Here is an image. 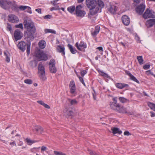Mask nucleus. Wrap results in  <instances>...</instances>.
<instances>
[{
  "label": "nucleus",
  "instance_id": "1",
  "mask_svg": "<svg viewBox=\"0 0 155 155\" xmlns=\"http://www.w3.org/2000/svg\"><path fill=\"white\" fill-rule=\"evenodd\" d=\"M117 98L116 97L114 98L113 100L114 102H110V105L111 109L120 113L127 114L131 115L134 114L133 112H128L126 108L117 103Z\"/></svg>",
  "mask_w": 155,
  "mask_h": 155
},
{
  "label": "nucleus",
  "instance_id": "2",
  "mask_svg": "<svg viewBox=\"0 0 155 155\" xmlns=\"http://www.w3.org/2000/svg\"><path fill=\"white\" fill-rule=\"evenodd\" d=\"M86 2L87 7L90 9L89 17L90 15H94L98 12L99 8L97 7V2L95 0H86Z\"/></svg>",
  "mask_w": 155,
  "mask_h": 155
},
{
  "label": "nucleus",
  "instance_id": "3",
  "mask_svg": "<svg viewBox=\"0 0 155 155\" xmlns=\"http://www.w3.org/2000/svg\"><path fill=\"white\" fill-rule=\"evenodd\" d=\"M39 61H46L48 59L47 54L40 49H36L34 54Z\"/></svg>",
  "mask_w": 155,
  "mask_h": 155
},
{
  "label": "nucleus",
  "instance_id": "4",
  "mask_svg": "<svg viewBox=\"0 0 155 155\" xmlns=\"http://www.w3.org/2000/svg\"><path fill=\"white\" fill-rule=\"evenodd\" d=\"M35 32H33L32 31L27 30L25 33V39L27 41V48H30L31 41L34 39V34Z\"/></svg>",
  "mask_w": 155,
  "mask_h": 155
},
{
  "label": "nucleus",
  "instance_id": "5",
  "mask_svg": "<svg viewBox=\"0 0 155 155\" xmlns=\"http://www.w3.org/2000/svg\"><path fill=\"white\" fill-rule=\"evenodd\" d=\"M144 18H155V12L152 10L147 8L143 15Z\"/></svg>",
  "mask_w": 155,
  "mask_h": 155
},
{
  "label": "nucleus",
  "instance_id": "6",
  "mask_svg": "<svg viewBox=\"0 0 155 155\" xmlns=\"http://www.w3.org/2000/svg\"><path fill=\"white\" fill-rule=\"evenodd\" d=\"M82 8L81 5H78L76 6L75 9V14L77 16L82 18L85 15V12L81 10Z\"/></svg>",
  "mask_w": 155,
  "mask_h": 155
},
{
  "label": "nucleus",
  "instance_id": "7",
  "mask_svg": "<svg viewBox=\"0 0 155 155\" xmlns=\"http://www.w3.org/2000/svg\"><path fill=\"white\" fill-rule=\"evenodd\" d=\"M24 26L27 28V30L32 31L33 32H35L36 28L33 22H27L24 24Z\"/></svg>",
  "mask_w": 155,
  "mask_h": 155
},
{
  "label": "nucleus",
  "instance_id": "8",
  "mask_svg": "<svg viewBox=\"0 0 155 155\" xmlns=\"http://www.w3.org/2000/svg\"><path fill=\"white\" fill-rule=\"evenodd\" d=\"M55 61L53 59L50 60L49 63V69L51 72L55 73L57 71V69L55 66Z\"/></svg>",
  "mask_w": 155,
  "mask_h": 155
},
{
  "label": "nucleus",
  "instance_id": "9",
  "mask_svg": "<svg viewBox=\"0 0 155 155\" xmlns=\"http://www.w3.org/2000/svg\"><path fill=\"white\" fill-rule=\"evenodd\" d=\"M145 8V5L142 2L140 5H138L136 8L137 12L139 15H142L143 12Z\"/></svg>",
  "mask_w": 155,
  "mask_h": 155
},
{
  "label": "nucleus",
  "instance_id": "10",
  "mask_svg": "<svg viewBox=\"0 0 155 155\" xmlns=\"http://www.w3.org/2000/svg\"><path fill=\"white\" fill-rule=\"evenodd\" d=\"M69 88L70 89V92L71 94L74 95L76 94V86L74 81L72 80L70 82L69 84Z\"/></svg>",
  "mask_w": 155,
  "mask_h": 155
},
{
  "label": "nucleus",
  "instance_id": "11",
  "mask_svg": "<svg viewBox=\"0 0 155 155\" xmlns=\"http://www.w3.org/2000/svg\"><path fill=\"white\" fill-rule=\"evenodd\" d=\"M11 4V2L10 1L5 0H0V6L4 9H7L8 8L7 5H10Z\"/></svg>",
  "mask_w": 155,
  "mask_h": 155
},
{
  "label": "nucleus",
  "instance_id": "12",
  "mask_svg": "<svg viewBox=\"0 0 155 155\" xmlns=\"http://www.w3.org/2000/svg\"><path fill=\"white\" fill-rule=\"evenodd\" d=\"M14 37L15 41L20 39L22 37V34L18 29H16L14 33Z\"/></svg>",
  "mask_w": 155,
  "mask_h": 155
},
{
  "label": "nucleus",
  "instance_id": "13",
  "mask_svg": "<svg viewBox=\"0 0 155 155\" xmlns=\"http://www.w3.org/2000/svg\"><path fill=\"white\" fill-rule=\"evenodd\" d=\"M8 20L9 21L12 23H16L19 21L18 18L15 15L13 14L8 15Z\"/></svg>",
  "mask_w": 155,
  "mask_h": 155
},
{
  "label": "nucleus",
  "instance_id": "14",
  "mask_svg": "<svg viewBox=\"0 0 155 155\" xmlns=\"http://www.w3.org/2000/svg\"><path fill=\"white\" fill-rule=\"evenodd\" d=\"M122 20L123 24L126 26L128 25L130 23V18L126 15L122 16Z\"/></svg>",
  "mask_w": 155,
  "mask_h": 155
},
{
  "label": "nucleus",
  "instance_id": "15",
  "mask_svg": "<svg viewBox=\"0 0 155 155\" xmlns=\"http://www.w3.org/2000/svg\"><path fill=\"white\" fill-rule=\"evenodd\" d=\"M117 7L114 5H110L108 8V11L111 13L114 14L116 13L117 11Z\"/></svg>",
  "mask_w": 155,
  "mask_h": 155
},
{
  "label": "nucleus",
  "instance_id": "16",
  "mask_svg": "<svg viewBox=\"0 0 155 155\" xmlns=\"http://www.w3.org/2000/svg\"><path fill=\"white\" fill-rule=\"evenodd\" d=\"M155 24V19H151L147 20L146 22V25L147 28L152 27Z\"/></svg>",
  "mask_w": 155,
  "mask_h": 155
},
{
  "label": "nucleus",
  "instance_id": "17",
  "mask_svg": "<svg viewBox=\"0 0 155 155\" xmlns=\"http://www.w3.org/2000/svg\"><path fill=\"white\" fill-rule=\"evenodd\" d=\"M75 45L77 48H87V45L86 43L82 41H81L79 44L77 42L75 44Z\"/></svg>",
  "mask_w": 155,
  "mask_h": 155
},
{
  "label": "nucleus",
  "instance_id": "18",
  "mask_svg": "<svg viewBox=\"0 0 155 155\" xmlns=\"http://www.w3.org/2000/svg\"><path fill=\"white\" fill-rule=\"evenodd\" d=\"M4 54L5 57V61L8 62L9 63L10 61V56L11 55L9 52L7 50H6L4 51Z\"/></svg>",
  "mask_w": 155,
  "mask_h": 155
},
{
  "label": "nucleus",
  "instance_id": "19",
  "mask_svg": "<svg viewBox=\"0 0 155 155\" xmlns=\"http://www.w3.org/2000/svg\"><path fill=\"white\" fill-rule=\"evenodd\" d=\"M116 86L118 88L122 89L124 87H129V85L124 83H118L115 84Z\"/></svg>",
  "mask_w": 155,
  "mask_h": 155
},
{
  "label": "nucleus",
  "instance_id": "20",
  "mask_svg": "<svg viewBox=\"0 0 155 155\" xmlns=\"http://www.w3.org/2000/svg\"><path fill=\"white\" fill-rule=\"evenodd\" d=\"M38 69V73L45 72V67L42 62H41L39 63Z\"/></svg>",
  "mask_w": 155,
  "mask_h": 155
},
{
  "label": "nucleus",
  "instance_id": "21",
  "mask_svg": "<svg viewBox=\"0 0 155 155\" xmlns=\"http://www.w3.org/2000/svg\"><path fill=\"white\" fill-rule=\"evenodd\" d=\"M27 43L26 44L24 41L20 42L18 45V47L19 48H27Z\"/></svg>",
  "mask_w": 155,
  "mask_h": 155
},
{
  "label": "nucleus",
  "instance_id": "22",
  "mask_svg": "<svg viewBox=\"0 0 155 155\" xmlns=\"http://www.w3.org/2000/svg\"><path fill=\"white\" fill-rule=\"evenodd\" d=\"M100 27L99 26H96L95 28V30L93 32H91V35L93 37L96 36L99 33L100 30Z\"/></svg>",
  "mask_w": 155,
  "mask_h": 155
},
{
  "label": "nucleus",
  "instance_id": "23",
  "mask_svg": "<svg viewBox=\"0 0 155 155\" xmlns=\"http://www.w3.org/2000/svg\"><path fill=\"white\" fill-rule=\"evenodd\" d=\"M64 112L65 114L68 117L72 115L73 114V112L72 110L67 108L65 109Z\"/></svg>",
  "mask_w": 155,
  "mask_h": 155
},
{
  "label": "nucleus",
  "instance_id": "24",
  "mask_svg": "<svg viewBox=\"0 0 155 155\" xmlns=\"http://www.w3.org/2000/svg\"><path fill=\"white\" fill-rule=\"evenodd\" d=\"M97 7L99 8V10L103 8L104 6V2L101 0H98L97 1Z\"/></svg>",
  "mask_w": 155,
  "mask_h": 155
},
{
  "label": "nucleus",
  "instance_id": "25",
  "mask_svg": "<svg viewBox=\"0 0 155 155\" xmlns=\"http://www.w3.org/2000/svg\"><path fill=\"white\" fill-rule=\"evenodd\" d=\"M35 130L37 132H40L41 134H42L44 132L43 129L40 126H37L35 127Z\"/></svg>",
  "mask_w": 155,
  "mask_h": 155
},
{
  "label": "nucleus",
  "instance_id": "26",
  "mask_svg": "<svg viewBox=\"0 0 155 155\" xmlns=\"http://www.w3.org/2000/svg\"><path fill=\"white\" fill-rule=\"evenodd\" d=\"M46 45V43L45 41L41 40L38 43V45L40 48H44Z\"/></svg>",
  "mask_w": 155,
  "mask_h": 155
},
{
  "label": "nucleus",
  "instance_id": "27",
  "mask_svg": "<svg viewBox=\"0 0 155 155\" xmlns=\"http://www.w3.org/2000/svg\"><path fill=\"white\" fill-rule=\"evenodd\" d=\"M39 77L42 81H45L47 78L45 75V72L38 73Z\"/></svg>",
  "mask_w": 155,
  "mask_h": 155
},
{
  "label": "nucleus",
  "instance_id": "28",
  "mask_svg": "<svg viewBox=\"0 0 155 155\" xmlns=\"http://www.w3.org/2000/svg\"><path fill=\"white\" fill-rule=\"evenodd\" d=\"M111 130L112 131V133L114 134H120L122 133V131L120 130L117 128L114 127L111 129Z\"/></svg>",
  "mask_w": 155,
  "mask_h": 155
},
{
  "label": "nucleus",
  "instance_id": "29",
  "mask_svg": "<svg viewBox=\"0 0 155 155\" xmlns=\"http://www.w3.org/2000/svg\"><path fill=\"white\" fill-rule=\"evenodd\" d=\"M68 100L70 104L72 105H76L78 103V102L74 99H71L70 98H68Z\"/></svg>",
  "mask_w": 155,
  "mask_h": 155
},
{
  "label": "nucleus",
  "instance_id": "30",
  "mask_svg": "<svg viewBox=\"0 0 155 155\" xmlns=\"http://www.w3.org/2000/svg\"><path fill=\"white\" fill-rule=\"evenodd\" d=\"M12 9L16 12H18V7L16 4H13L11 6Z\"/></svg>",
  "mask_w": 155,
  "mask_h": 155
},
{
  "label": "nucleus",
  "instance_id": "31",
  "mask_svg": "<svg viewBox=\"0 0 155 155\" xmlns=\"http://www.w3.org/2000/svg\"><path fill=\"white\" fill-rule=\"evenodd\" d=\"M37 102L38 104L43 106L46 108L48 109H49L50 108V107L48 105L45 104L44 102L42 101H37Z\"/></svg>",
  "mask_w": 155,
  "mask_h": 155
},
{
  "label": "nucleus",
  "instance_id": "32",
  "mask_svg": "<svg viewBox=\"0 0 155 155\" xmlns=\"http://www.w3.org/2000/svg\"><path fill=\"white\" fill-rule=\"evenodd\" d=\"M119 100L120 102L122 103H127L129 101V100L127 99L122 97H120Z\"/></svg>",
  "mask_w": 155,
  "mask_h": 155
},
{
  "label": "nucleus",
  "instance_id": "33",
  "mask_svg": "<svg viewBox=\"0 0 155 155\" xmlns=\"http://www.w3.org/2000/svg\"><path fill=\"white\" fill-rule=\"evenodd\" d=\"M75 9V6L73 5L68 7L67 8V10L70 13H72L74 11Z\"/></svg>",
  "mask_w": 155,
  "mask_h": 155
},
{
  "label": "nucleus",
  "instance_id": "34",
  "mask_svg": "<svg viewBox=\"0 0 155 155\" xmlns=\"http://www.w3.org/2000/svg\"><path fill=\"white\" fill-rule=\"evenodd\" d=\"M137 59L138 60L139 64L140 65H141L143 64V59L142 56H137Z\"/></svg>",
  "mask_w": 155,
  "mask_h": 155
},
{
  "label": "nucleus",
  "instance_id": "35",
  "mask_svg": "<svg viewBox=\"0 0 155 155\" xmlns=\"http://www.w3.org/2000/svg\"><path fill=\"white\" fill-rule=\"evenodd\" d=\"M44 31L45 33H51L55 34L56 33V31L54 30L51 29H45Z\"/></svg>",
  "mask_w": 155,
  "mask_h": 155
},
{
  "label": "nucleus",
  "instance_id": "36",
  "mask_svg": "<svg viewBox=\"0 0 155 155\" xmlns=\"http://www.w3.org/2000/svg\"><path fill=\"white\" fill-rule=\"evenodd\" d=\"M148 105L151 109L155 111V104L151 102H148Z\"/></svg>",
  "mask_w": 155,
  "mask_h": 155
},
{
  "label": "nucleus",
  "instance_id": "37",
  "mask_svg": "<svg viewBox=\"0 0 155 155\" xmlns=\"http://www.w3.org/2000/svg\"><path fill=\"white\" fill-rule=\"evenodd\" d=\"M25 140L28 144L29 145H31V144L36 142L35 140H31L30 139L28 138H26Z\"/></svg>",
  "mask_w": 155,
  "mask_h": 155
},
{
  "label": "nucleus",
  "instance_id": "38",
  "mask_svg": "<svg viewBox=\"0 0 155 155\" xmlns=\"http://www.w3.org/2000/svg\"><path fill=\"white\" fill-rule=\"evenodd\" d=\"M99 72L101 76H103L104 78H109V76H108L107 74L104 72L102 71H99Z\"/></svg>",
  "mask_w": 155,
  "mask_h": 155
},
{
  "label": "nucleus",
  "instance_id": "39",
  "mask_svg": "<svg viewBox=\"0 0 155 155\" xmlns=\"http://www.w3.org/2000/svg\"><path fill=\"white\" fill-rule=\"evenodd\" d=\"M130 79L137 82L138 84H139V81L133 75H132L130 77Z\"/></svg>",
  "mask_w": 155,
  "mask_h": 155
},
{
  "label": "nucleus",
  "instance_id": "40",
  "mask_svg": "<svg viewBox=\"0 0 155 155\" xmlns=\"http://www.w3.org/2000/svg\"><path fill=\"white\" fill-rule=\"evenodd\" d=\"M24 82L27 84H30L32 83L33 81L31 79H27L24 80Z\"/></svg>",
  "mask_w": 155,
  "mask_h": 155
},
{
  "label": "nucleus",
  "instance_id": "41",
  "mask_svg": "<svg viewBox=\"0 0 155 155\" xmlns=\"http://www.w3.org/2000/svg\"><path fill=\"white\" fill-rule=\"evenodd\" d=\"M54 153L55 155H66L65 153H63L62 152L56 151H54Z\"/></svg>",
  "mask_w": 155,
  "mask_h": 155
},
{
  "label": "nucleus",
  "instance_id": "42",
  "mask_svg": "<svg viewBox=\"0 0 155 155\" xmlns=\"http://www.w3.org/2000/svg\"><path fill=\"white\" fill-rule=\"evenodd\" d=\"M64 49H57V51L58 52L61 53L63 55H64L65 52L64 51Z\"/></svg>",
  "mask_w": 155,
  "mask_h": 155
},
{
  "label": "nucleus",
  "instance_id": "43",
  "mask_svg": "<svg viewBox=\"0 0 155 155\" xmlns=\"http://www.w3.org/2000/svg\"><path fill=\"white\" fill-rule=\"evenodd\" d=\"M27 8L26 6H21L18 7V11L19 10L24 11Z\"/></svg>",
  "mask_w": 155,
  "mask_h": 155
},
{
  "label": "nucleus",
  "instance_id": "44",
  "mask_svg": "<svg viewBox=\"0 0 155 155\" xmlns=\"http://www.w3.org/2000/svg\"><path fill=\"white\" fill-rule=\"evenodd\" d=\"M88 151L89 154L91 155H100L98 153H97L94 152H93L91 150H88Z\"/></svg>",
  "mask_w": 155,
  "mask_h": 155
},
{
  "label": "nucleus",
  "instance_id": "45",
  "mask_svg": "<svg viewBox=\"0 0 155 155\" xmlns=\"http://www.w3.org/2000/svg\"><path fill=\"white\" fill-rule=\"evenodd\" d=\"M54 6H55L54 7H53L51 8L50 10L51 11H52L53 10H56L59 9V7L58 5H55Z\"/></svg>",
  "mask_w": 155,
  "mask_h": 155
},
{
  "label": "nucleus",
  "instance_id": "46",
  "mask_svg": "<svg viewBox=\"0 0 155 155\" xmlns=\"http://www.w3.org/2000/svg\"><path fill=\"white\" fill-rule=\"evenodd\" d=\"M78 77L81 82L84 85V86H85L86 85L84 82L83 78L81 77L80 76H78Z\"/></svg>",
  "mask_w": 155,
  "mask_h": 155
},
{
  "label": "nucleus",
  "instance_id": "47",
  "mask_svg": "<svg viewBox=\"0 0 155 155\" xmlns=\"http://www.w3.org/2000/svg\"><path fill=\"white\" fill-rule=\"evenodd\" d=\"M52 18V15H48L45 16L44 18L45 19H48L51 18Z\"/></svg>",
  "mask_w": 155,
  "mask_h": 155
},
{
  "label": "nucleus",
  "instance_id": "48",
  "mask_svg": "<svg viewBox=\"0 0 155 155\" xmlns=\"http://www.w3.org/2000/svg\"><path fill=\"white\" fill-rule=\"evenodd\" d=\"M27 8H26L27 9L26 12L30 14H31L32 13V11H31V8L30 7L27 6Z\"/></svg>",
  "mask_w": 155,
  "mask_h": 155
},
{
  "label": "nucleus",
  "instance_id": "49",
  "mask_svg": "<svg viewBox=\"0 0 155 155\" xmlns=\"http://www.w3.org/2000/svg\"><path fill=\"white\" fill-rule=\"evenodd\" d=\"M15 27L16 28H20L21 29H23V25L22 23H20L18 25H16Z\"/></svg>",
  "mask_w": 155,
  "mask_h": 155
},
{
  "label": "nucleus",
  "instance_id": "50",
  "mask_svg": "<svg viewBox=\"0 0 155 155\" xmlns=\"http://www.w3.org/2000/svg\"><path fill=\"white\" fill-rule=\"evenodd\" d=\"M150 66V65L149 64H146L143 66V68L145 70L149 68Z\"/></svg>",
  "mask_w": 155,
  "mask_h": 155
},
{
  "label": "nucleus",
  "instance_id": "51",
  "mask_svg": "<svg viewBox=\"0 0 155 155\" xmlns=\"http://www.w3.org/2000/svg\"><path fill=\"white\" fill-rule=\"evenodd\" d=\"M87 73V71L86 70H83L81 71V76L83 77L84 75Z\"/></svg>",
  "mask_w": 155,
  "mask_h": 155
},
{
  "label": "nucleus",
  "instance_id": "52",
  "mask_svg": "<svg viewBox=\"0 0 155 155\" xmlns=\"http://www.w3.org/2000/svg\"><path fill=\"white\" fill-rule=\"evenodd\" d=\"M7 28L8 30H9L10 31H11L12 30V26L11 25H9V24L8 23L7 24Z\"/></svg>",
  "mask_w": 155,
  "mask_h": 155
},
{
  "label": "nucleus",
  "instance_id": "53",
  "mask_svg": "<svg viewBox=\"0 0 155 155\" xmlns=\"http://www.w3.org/2000/svg\"><path fill=\"white\" fill-rule=\"evenodd\" d=\"M70 50L71 52L73 54H75L77 52L75 49H70Z\"/></svg>",
  "mask_w": 155,
  "mask_h": 155
},
{
  "label": "nucleus",
  "instance_id": "54",
  "mask_svg": "<svg viewBox=\"0 0 155 155\" xmlns=\"http://www.w3.org/2000/svg\"><path fill=\"white\" fill-rule=\"evenodd\" d=\"M125 72L126 74L128 75L130 77L132 75L130 73V72L128 71H125Z\"/></svg>",
  "mask_w": 155,
  "mask_h": 155
},
{
  "label": "nucleus",
  "instance_id": "55",
  "mask_svg": "<svg viewBox=\"0 0 155 155\" xmlns=\"http://www.w3.org/2000/svg\"><path fill=\"white\" fill-rule=\"evenodd\" d=\"M47 147L44 146H42L41 149V151H45L47 150Z\"/></svg>",
  "mask_w": 155,
  "mask_h": 155
},
{
  "label": "nucleus",
  "instance_id": "56",
  "mask_svg": "<svg viewBox=\"0 0 155 155\" xmlns=\"http://www.w3.org/2000/svg\"><path fill=\"white\" fill-rule=\"evenodd\" d=\"M124 134L125 135H127V136H129L130 135L129 132L128 131H125L124 133Z\"/></svg>",
  "mask_w": 155,
  "mask_h": 155
},
{
  "label": "nucleus",
  "instance_id": "57",
  "mask_svg": "<svg viewBox=\"0 0 155 155\" xmlns=\"http://www.w3.org/2000/svg\"><path fill=\"white\" fill-rule=\"evenodd\" d=\"M35 11L39 13H41V9L37 8L35 9Z\"/></svg>",
  "mask_w": 155,
  "mask_h": 155
},
{
  "label": "nucleus",
  "instance_id": "58",
  "mask_svg": "<svg viewBox=\"0 0 155 155\" xmlns=\"http://www.w3.org/2000/svg\"><path fill=\"white\" fill-rule=\"evenodd\" d=\"M150 113L151 114L150 116L151 117H153L155 116V113L151 111Z\"/></svg>",
  "mask_w": 155,
  "mask_h": 155
},
{
  "label": "nucleus",
  "instance_id": "59",
  "mask_svg": "<svg viewBox=\"0 0 155 155\" xmlns=\"http://www.w3.org/2000/svg\"><path fill=\"white\" fill-rule=\"evenodd\" d=\"M134 2L135 3H136V4H139L141 0H133Z\"/></svg>",
  "mask_w": 155,
  "mask_h": 155
},
{
  "label": "nucleus",
  "instance_id": "60",
  "mask_svg": "<svg viewBox=\"0 0 155 155\" xmlns=\"http://www.w3.org/2000/svg\"><path fill=\"white\" fill-rule=\"evenodd\" d=\"M10 145H13L14 146H16V144L15 143V141H14L13 142H10L9 143Z\"/></svg>",
  "mask_w": 155,
  "mask_h": 155
},
{
  "label": "nucleus",
  "instance_id": "61",
  "mask_svg": "<svg viewBox=\"0 0 155 155\" xmlns=\"http://www.w3.org/2000/svg\"><path fill=\"white\" fill-rule=\"evenodd\" d=\"M23 144V143L21 141H20L18 143V145L20 146H22Z\"/></svg>",
  "mask_w": 155,
  "mask_h": 155
},
{
  "label": "nucleus",
  "instance_id": "62",
  "mask_svg": "<svg viewBox=\"0 0 155 155\" xmlns=\"http://www.w3.org/2000/svg\"><path fill=\"white\" fill-rule=\"evenodd\" d=\"M68 47L69 48H73L72 46L70 44H68Z\"/></svg>",
  "mask_w": 155,
  "mask_h": 155
},
{
  "label": "nucleus",
  "instance_id": "63",
  "mask_svg": "<svg viewBox=\"0 0 155 155\" xmlns=\"http://www.w3.org/2000/svg\"><path fill=\"white\" fill-rule=\"evenodd\" d=\"M99 51L101 54L102 55L103 54L102 52H103V49H98Z\"/></svg>",
  "mask_w": 155,
  "mask_h": 155
},
{
  "label": "nucleus",
  "instance_id": "64",
  "mask_svg": "<svg viewBox=\"0 0 155 155\" xmlns=\"http://www.w3.org/2000/svg\"><path fill=\"white\" fill-rule=\"evenodd\" d=\"M146 72L148 73V74H151L152 75L153 74V73H152L151 72V71H150V70H149L148 71H147Z\"/></svg>",
  "mask_w": 155,
  "mask_h": 155
}]
</instances>
